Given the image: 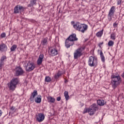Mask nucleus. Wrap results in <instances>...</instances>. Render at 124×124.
I'll return each mask as SVG.
<instances>
[{"mask_svg": "<svg viewBox=\"0 0 124 124\" xmlns=\"http://www.w3.org/2000/svg\"><path fill=\"white\" fill-rule=\"evenodd\" d=\"M19 82H20V80L18 78H13L10 82L7 83L9 90L14 92L15 89L17 88V84L19 83Z\"/></svg>", "mask_w": 124, "mask_h": 124, "instance_id": "f257e3e1", "label": "nucleus"}, {"mask_svg": "<svg viewBox=\"0 0 124 124\" xmlns=\"http://www.w3.org/2000/svg\"><path fill=\"white\" fill-rule=\"evenodd\" d=\"M73 27L77 31H81L82 33H84L88 30V25L87 24H81L80 22H77L73 25Z\"/></svg>", "mask_w": 124, "mask_h": 124, "instance_id": "f03ea898", "label": "nucleus"}, {"mask_svg": "<svg viewBox=\"0 0 124 124\" xmlns=\"http://www.w3.org/2000/svg\"><path fill=\"white\" fill-rule=\"evenodd\" d=\"M111 78L112 88L113 89H116V87H118V85L122 82L121 77H120V76H115V75H112Z\"/></svg>", "mask_w": 124, "mask_h": 124, "instance_id": "7ed1b4c3", "label": "nucleus"}, {"mask_svg": "<svg viewBox=\"0 0 124 124\" xmlns=\"http://www.w3.org/2000/svg\"><path fill=\"white\" fill-rule=\"evenodd\" d=\"M86 49V46H81L78 48L74 53V58L77 60L78 58L83 56V51Z\"/></svg>", "mask_w": 124, "mask_h": 124, "instance_id": "20e7f679", "label": "nucleus"}, {"mask_svg": "<svg viewBox=\"0 0 124 124\" xmlns=\"http://www.w3.org/2000/svg\"><path fill=\"white\" fill-rule=\"evenodd\" d=\"M97 110H98V106L94 103L88 108V113L90 116H93Z\"/></svg>", "mask_w": 124, "mask_h": 124, "instance_id": "39448f33", "label": "nucleus"}, {"mask_svg": "<svg viewBox=\"0 0 124 124\" xmlns=\"http://www.w3.org/2000/svg\"><path fill=\"white\" fill-rule=\"evenodd\" d=\"M89 66L93 67L97 65V59L93 56H91L89 58L88 62Z\"/></svg>", "mask_w": 124, "mask_h": 124, "instance_id": "423d86ee", "label": "nucleus"}, {"mask_svg": "<svg viewBox=\"0 0 124 124\" xmlns=\"http://www.w3.org/2000/svg\"><path fill=\"white\" fill-rule=\"evenodd\" d=\"M26 8L23 7V6L20 5H17L14 9V13L15 14H18L19 13H22L25 11Z\"/></svg>", "mask_w": 124, "mask_h": 124, "instance_id": "0eeeda50", "label": "nucleus"}, {"mask_svg": "<svg viewBox=\"0 0 124 124\" xmlns=\"http://www.w3.org/2000/svg\"><path fill=\"white\" fill-rule=\"evenodd\" d=\"M25 68L26 71H27L28 72L32 71V70L35 68V64H34L33 62H29L27 63V65L25 66Z\"/></svg>", "mask_w": 124, "mask_h": 124, "instance_id": "6e6552de", "label": "nucleus"}, {"mask_svg": "<svg viewBox=\"0 0 124 124\" xmlns=\"http://www.w3.org/2000/svg\"><path fill=\"white\" fill-rule=\"evenodd\" d=\"M35 119L37 122H38V123H41V122H43V121H44V119H45V115H44V114L42 113H38L36 115Z\"/></svg>", "mask_w": 124, "mask_h": 124, "instance_id": "1a4fd4ad", "label": "nucleus"}, {"mask_svg": "<svg viewBox=\"0 0 124 124\" xmlns=\"http://www.w3.org/2000/svg\"><path fill=\"white\" fill-rule=\"evenodd\" d=\"M24 74V70L22 69V67L20 66L16 67V76H21Z\"/></svg>", "mask_w": 124, "mask_h": 124, "instance_id": "9d476101", "label": "nucleus"}, {"mask_svg": "<svg viewBox=\"0 0 124 124\" xmlns=\"http://www.w3.org/2000/svg\"><path fill=\"white\" fill-rule=\"evenodd\" d=\"M74 44V42L71 41L69 38H67L65 40V46L66 48H69L70 46H72Z\"/></svg>", "mask_w": 124, "mask_h": 124, "instance_id": "9b49d317", "label": "nucleus"}, {"mask_svg": "<svg viewBox=\"0 0 124 124\" xmlns=\"http://www.w3.org/2000/svg\"><path fill=\"white\" fill-rule=\"evenodd\" d=\"M37 90H34L33 93H31V96L30 97V101H31L32 102H33L34 101V97L37 95Z\"/></svg>", "mask_w": 124, "mask_h": 124, "instance_id": "f8f14e48", "label": "nucleus"}, {"mask_svg": "<svg viewBox=\"0 0 124 124\" xmlns=\"http://www.w3.org/2000/svg\"><path fill=\"white\" fill-rule=\"evenodd\" d=\"M6 56H3L0 60V69H2V67L4 65V61L6 60Z\"/></svg>", "mask_w": 124, "mask_h": 124, "instance_id": "ddd939ff", "label": "nucleus"}, {"mask_svg": "<svg viewBox=\"0 0 124 124\" xmlns=\"http://www.w3.org/2000/svg\"><path fill=\"white\" fill-rule=\"evenodd\" d=\"M0 52H6L7 51V46L4 43H1L0 45Z\"/></svg>", "mask_w": 124, "mask_h": 124, "instance_id": "4468645a", "label": "nucleus"}, {"mask_svg": "<svg viewBox=\"0 0 124 124\" xmlns=\"http://www.w3.org/2000/svg\"><path fill=\"white\" fill-rule=\"evenodd\" d=\"M43 59H44V55L40 54L39 56V58L37 61V63L38 65H40L41 63H42V62L43 61Z\"/></svg>", "mask_w": 124, "mask_h": 124, "instance_id": "2eb2a0df", "label": "nucleus"}, {"mask_svg": "<svg viewBox=\"0 0 124 124\" xmlns=\"http://www.w3.org/2000/svg\"><path fill=\"white\" fill-rule=\"evenodd\" d=\"M59 54V51L56 48H53L50 49V56L53 57L54 56H57Z\"/></svg>", "mask_w": 124, "mask_h": 124, "instance_id": "dca6fc26", "label": "nucleus"}, {"mask_svg": "<svg viewBox=\"0 0 124 124\" xmlns=\"http://www.w3.org/2000/svg\"><path fill=\"white\" fill-rule=\"evenodd\" d=\"M97 105H99V106H104L106 104V101L103 99H98L97 100Z\"/></svg>", "mask_w": 124, "mask_h": 124, "instance_id": "f3484780", "label": "nucleus"}, {"mask_svg": "<svg viewBox=\"0 0 124 124\" xmlns=\"http://www.w3.org/2000/svg\"><path fill=\"white\" fill-rule=\"evenodd\" d=\"M68 38H69L70 40L72 41L73 42L74 41H77L78 40V38L76 37V34H72L71 35H70Z\"/></svg>", "mask_w": 124, "mask_h": 124, "instance_id": "a211bd4d", "label": "nucleus"}, {"mask_svg": "<svg viewBox=\"0 0 124 124\" xmlns=\"http://www.w3.org/2000/svg\"><path fill=\"white\" fill-rule=\"evenodd\" d=\"M115 12V6H112L110 10H109V12L108 13V15L111 16H113L114 15V13Z\"/></svg>", "mask_w": 124, "mask_h": 124, "instance_id": "6ab92c4d", "label": "nucleus"}, {"mask_svg": "<svg viewBox=\"0 0 124 124\" xmlns=\"http://www.w3.org/2000/svg\"><path fill=\"white\" fill-rule=\"evenodd\" d=\"M100 58L102 62H105V57L103 55V52H102V50L100 51Z\"/></svg>", "mask_w": 124, "mask_h": 124, "instance_id": "aec40b11", "label": "nucleus"}, {"mask_svg": "<svg viewBox=\"0 0 124 124\" xmlns=\"http://www.w3.org/2000/svg\"><path fill=\"white\" fill-rule=\"evenodd\" d=\"M35 101L36 103H40V102H41V95H38V96L36 97Z\"/></svg>", "mask_w": 124, "mask_h": 124, "instance_id": "412c9836", "label": "nucleus"}, {"mask_svg": "<svg viewBox=\"0 0 124 124\" xmlns=\"http://www.w3.org/2000/svg\"><path fill=\"white\" fill-rule=\"evenodd\" d=\"M42 44L43 46H45L48 44V40L46 38L42 40Z\"/></svg>", "mask_w": 124, "mask_h": 124, "instance_id": "4be33fe9", "label": "nucleus"}, {"mask_svg": "<svg viewBox=\"0 0 124 124\" xmlns=\"http://www.w3.org/2000/svg\"><path fill=\"white\" fill-rule=\"evenodd\" d=\"M60 76H62V72L60 71H59L57 74H56L54 76V78H56V79H59V78H60Z\"/></svg>", "mask_w": 124, "mask_h": 124, "instance_id": "5701e85b", "label": "nucleus"}, {"mask_svg": "<svg viewBox=\"0 0 124 124\" xmlns=\"http://www.w3.org/2000/svg\"><path fill=\"white\" fill-rule=\"evenodd\" d=\"M64 95L65 96V98L66 101H67V100H68V99H69V95H68V92L65 91L64 92Z\"/></svg>", "mask_w": 124, "mask_h": 124, "instance_id": "b1692460", "label": "nucleus"}, {"mask_svg": "<svg viewBox=\"0 0 124 124\" xmlns=\"http://www.w3.org/2000/svg\"><path fill=\"white\" fill-rule=\"evenodd\" d=\"M102 34H103V30L97 32L96 35L97 37H101V36H102Z\"/></svg>", "mask_w": 124, "mask_h": 124, "instance_id": "393cba45", "label": "nucleus"}, {"mask_svg": "<svg viewBox=\"0 0 124 124\" xmlns=\"http://www.w3.org/2000/svg\"><path fill=\"white\" fill-rule=\"evenodd\" d=\"M36 3V0H31V3L28 5L29 7L33 6Z\"/></svg>", "mask_w": 124, "mask_h": 124, "instance_id": "a878e982", "label": "nucleus"}, {"mask_svg": "<svg viewBox=\"0 0 124 124\" xmlns=\"http://www.w3.org/2000/svg\"><path fill=\"white\" fill-rule=\"evenodd\" d=\"M48 102H51V103H55V98L49 96L48 97Z\"/></svg>", "mask_w": 124, "mask_h": 124, "instance_id": "bb28decb", "label": "nucleus"}, {"mask_svg": "<svg viewBox=\"0 0 124 124\" xmlns=\"http://www.w3.org/2000/svg\"><path fill=\"white\" fill-rule=\"evenodd\" d=\"M16 49H17V45H14L11 47V52H14V51H15V50H16Z\"/></svg>", "mask_w": 124, "mask_h": 124, "instance_id": "cd10ccee", "label": "nucleus"}, {"mask_svg": "<svg viewBox=\"0 0 124 124\" xmlns=\"http://www.w3.org/2000/svg\"><path fill=\"white\" fill-rule=\"evenodd\" d=\"M45 82H51V78H50L49 77H46L45 78Z\"/></svg>", "mask_w": 124, "mask_h": 124, "instance_id": "c85d7f7f", "label": "nucleus"}, {"mask_svg": "<svg viewBox=\"0 0 124 124\" xmlns=\"http://www.w3.org/2000/svg\"><path fill=\"white\" fill-rule=\"evenodd\" d=\"M116 36V35L114 33H113L110 35V38L111 39H112V40H115L116 39V38L115 37Z\"/></svg>", "mask_w": 124, "mask_h": 124, "instance_id": "c756f323", "label": "nucleus"}, {"mask_svg": "<svg viewBox=\"0 0 124 124\" xmlns=\"http://www.w3.org/2000/svg\"><path fill=\"white\" fill-rule=\"evenodd\" d=\"M114 45V42L113 41H109L108 42V46H113Z\"/></svg>", "mask_w": 124, "mask_h": 124, "instance_id": "7c9ffc66", "label": "nucleus"}, {"mask_svg": "<svg viewBox=\"0 0 124 124\" xmlns=\"http://www.w3.org/2000/svg\"><path fill=\"white\" fill-rule=\"evenodd\" d=\"M0 36L1 38H4L6 36V35L5 34V33H2L0 35Z\"/></svg>", "mask_w": 124, "mask_h": 124, "instance_id": "2f4dec72", "label": "nucleus"}, {"mask_svg": "<svg viewBox=\"0 0 124 124\" xmlns=\"http://www.w3.org/2000/svg\"><path fill=\"white\" fill-rule=\"evenodd\" d=\"M121 3H122V0H118V1L117 2L118 5H121Z\"/></svg>", "mask_w": 124, "mask_h": 124, "instance_id": "473e14b6", "label": "nucleus"}, {"mask_svg": "<svg viewBox=\"0 0 124 124\" xmlns=\"http://www.w3.org/2000/svg\"><path fill=\"white\" fill-rule=\"evenodd\" d=\"M103 42H102V43H100L98 44V46L100 47L101 48V45H102L103 44Z\"/></svg>", "mask_w": 124, "mask_h": 124, "instance_id": "72a5a7b5", "label": "nucleus"}, {"mask_svg": "<svg viewBox=\"0 0 124 124\" xmlns=\"http://www.w3.org/2000/svg\"><path fill=\"white\" fill-rule=\"evenodd\" d=\"M112 15L109 16V15H108V20L109 21H111V20H112Z\"/></svg>", "mask_w": 124, "mask_h": 124, "instance_id": "f704fd0d", "label": "nucleus"}, {"mask_svg": "<svg viewBox=\"0 0 124 124\" xmlns=\"http://www.w3.org/2000/svg\"><path fill=\"white\" fill-rule=\"evenodd\" d=\"M113 27L114 28H117V27H118V23L116 22L113 23Z\"/></svg>", "mask_w": 124, "mask_h": 124, "instance_id": "c9c22d12", "label": "nucleus"}, {"mask_svg": "<svg viewBox=\"0 0 124 124\" xmlns=\"http://www.w3.org/2000/svg\"><path fill=\"white\" fill-rule=\"evenodd\" d=\"M87 112H89V109L85 108L83 111V113L85 114V113H87Z\"/></svg>", "mask_w": 124, "mask_h": 124, "instance_id": "e433bc0d", "label": "nucleus"}, {"mask_svg": "<svg viewBox=\"0 0 124 124\" xmlns=\"http://www.w3.org/2000/svg\"><path fill=\"white\" fill-rule=\"evenodd\" d=\"M61 96L57 97L56 99L57 101H61Z\"/></svg>", "mask_w": 124, "mask_h": 124, "instance_id": "4c0bfd02", "label": "nucleus"}, {"mask_svg": "<svg viewBox=\"0 0 124 124\" xmlns=\"http://www.w3.org/2000/svg\"><path fill=\"white\" fill-rule=\"evenodd\" d=\"M15 109V107H12L11 108V110H12V111H14V109Z\"/></svg>", "mask_w": 124, "mask_h": 124, "instance_id": "58836bf2", "label": "nucleus"}, {"mask_svg": "<svg viewBox=\"0 0 124 124\" xmlns=\"http://www.w3.org/2000/svg\"><path fill=\"white\" fill-rule=\"evenodd\" d=\"M2 114V111H1V110H0V117L1 116Z\"/></svg>", "mask_w": 124, "mask_h": 124, "instance_id": "ea45409f", "label": "nucleus"}, {"mask_svg": "<svg viewBox=\"0 0 124 124\" xmlns=\"http://www.w3.org/2000/svg\"><path fill=\"white\" fill-rule=\"evenodd\" d=\"M71 24H75L74 21H72V22H71Z\"/></svg>", "mask_w": 124, "mask_h": 124, "instance_id": "a19ab883", "label": "nucleus"}, {"mask_svg": "<svg viewBox=\"0 0 124 124\" xmlns=\"http://www.w3.org/2000/svg\"><path fill=\"white\" fill-rule=\"evenodd\" d=\"M67 82V80H65V83Z\"/></svg>", "mask_w": 124, "mask_h": 124, "instance_id": "79ce46f5", "label": "nucleus"}, {"mask_svg": "<svg viewBox=\"0 0 124 124\" xmlns=\"http://www.w3.org/2000/svg\"><path fill=\"white\" fill-rule=\"evenodd\" d=\"M99 51H100L99 49L98 50V52H99Z\"/></svg>", "mask_w": 124, "mask_h": 124, "instance_id": "37998d69", "label": "nucleus"}]
</instances>
